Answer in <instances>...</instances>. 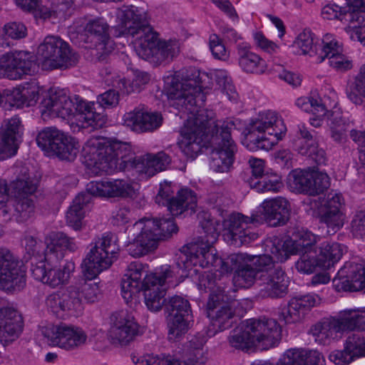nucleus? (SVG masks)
<instances>
[{
    "instance_id": "obj_42",
    "label": "nucleus",
    "mask_w": 365,
    "mask_h": 365,
    "mask_svg": "<svg viewBox=\"0 0 365 365\" xmlns=\"http://www.w3.org/2000/svg\"><path fill=\"white\" fill-rule=\"evenodd\" d=\"M323 361L317 351L291 349L285 351L277 365H322Z\"/></svg>"
},
{
    "instance_id": "obj_5",
    "label": "nucleus",
    "mask_w": 365,
    "mask_h": 365,
    "mask_svg": "<svg viewBox=\"0 0 365 365\" xmlns=\"http://www.w3.org/2000/svg\"><path fill=\"white\" fill-rule=\"evenodd\" d=\"M282 329L273 319H249L232 329L228 336L230 346L246 352L267 350L281 339Z\"/></svg>"
},
{
    "instance_id": "obj_35",
    "label": "nucleus",
    "mask_w": 365,
    "mask_h": 365,
    "mask_svg": "<svg viewBox=\"0 0 365 365\" xmlns=\"http://www.w3.org/2000/svg\"><path fill=\"white\" fill-rule=\"evenodd\" d=\"M86 190L91 197H126L133 192L131 185L126 180L120 179L92 181L87 184Z\"/></svg>"
},
{
    "instance_id": "obj_44",
    "label": "nucleus",
    "mask_w": 365,
    "mask_h": 365,
    "mask_svg": "<svg viewBox=\"0 0 365 365\" xmlns=\"http://www.w3.org/2000/svg\"><path fill=\"white\" fill-rule=\"evenodd\" d=\"M92 197L86 192H82L73 200L72 205L66 212V224L75 231L82 229V220L85 217L87 207L91 203Z\"/></svg>"
},
{
    "instance_id": "obj_55",
    "label": "nucleus",
    "mask_w": 365,
    "mask_h": 365,
    "mask_svg": "<svg viewBox=\"0 0 365 365\" xmlns=\"http://www.w3.org/2000/svg\"><path fill=\"white\" fill-rule=\"evenodd\" d=\"M250 185L259 192H278L283 187L279 176L277 175H264L259 179H251Z\"/></svg>"
},
{
    "instance_id": "obj_32",
    "label": "nucleus",
    "mask_w": 365,
    "mask_h": 365,
    "mask_svg": "<svg viewBox=\"0 0 365 365\" xmlns=\"http://www.w3.org/2000/svg\"><path fill=\"white\" fill-rule=\"evenodd\" d=\"M153 225L150 222L147 225H143V220H138L132 226L128 227L127 230L134 239L133 241L127 245V251L131 256L139 257L146 255L157 247V242L149 234Z\"/></svg>"
},
{
    "instance_id": "obj_30",
    "label": "nucleus",
    "mask_w": 365,
    "mask_h": 365,
    "mask_svg": "<svg viewBox=\"0 0 365 365\" xmlns=\"http://www.w3.org/2000/svg\"><path fill=\"white\" fill-rule=\"evenodd\" d=\"M288 278L280 267L264 272L257 278L258 297L262 298H281L287 292Z\"/></svg>"
},
{
    "instance_id": "obj_31",
    "label": "nucleus",
    "mask_w": 365,
    "mask_h": 365,
    "mask_svg": "<svg viewBox=\"0 0 365 365\" xmlns=\"http://www.w3.org/2000/svg\"><path fill=\"white\" fill-rule=\"evenodd\" d=\"M48 310L58 315L61 312H81L83 309L81 297H80L75 284H71L49 294L46 299Z\"/></svg>"
},
{
    "instance_id": "obj_10",
    "label": "nucleus",
    "mask_w": 365,
    "mask_h": 365,
    "mask_svg": "<svg viewBox=\"0 0 365 365\" xmlns=\"http://www.w3.org/2000/svg\"><path fill=\"white\" fill-rule=\"evenodd\" d=\"M173 277V272L168 265L162 266L160 271L145 274L141 264L131 263L121 282V293L126 303L136 297L141 291L167 289L166 284Z\"/></svg>"
},
{
    "instance_id": "obj_17",
    "label": "nucleus",
    "mask_w": 365,
    "mask_h": 365,
    "mask_svg": "<svg viewBox=\"0 0 365 365\" xmlns=\"http://www.w3.org/2000/svg\"><path fill=\"white\" fill-rule=\"evenodd\" d=\"M41 333L51 345L67 351L78 349L87 340V335L81 328L64 323L44 326Z\"/></svg>"
},
{
    "instance_id": "obj_47",
    "label": "nucleus",
    "mask_w": 365,
    "mask_h": 365,
    "mask_svg": "<svg viewBox=\"0 0 365 365\" xmlns=\"http://www.w3.org/2000/svg\"><path fill=\"white\" fill-rule=\"evenodd\" d=\"M250 255L243 259V262H240L234 273L233 280L241 287L249 288L256 282L259 273L254 266L250 263Z\"/></svg>"
},
{
    "instance_id": "obj_38",
    "label": "nucleus",
    "mask_w": 365,
    "mask_h": 365,
    "mask_svg": "<svg viewBox=\"0 0 365 365\" xmlns=\"http://www.w3.org/2000/svg\"><path fill=\"white\" fill-rule=\"evenodd\" d=\"M123 119L125 125L137 133L152 132L160 128L163 123L161 114L140 108L126 113Z\"/></svg>"
},
{
    "instance_id": "obj_56",
    "label": "nucleus",
    "mask_w": 365,
    "mask_h": 365,
    "mask_svg": "<svg viewBox=\"0 0 365 365\" xmlns=\"http://www.w3.org/2000/svg\"><path fill=\"white\" fill-rule=\"evenodd\" d=\"M314 35L311 31L304 30L300 33L295 41V44L301 48L303 54H309L310 56L315 57V60L319 56L320 48L323 46L317 45L314 43Z\"/></svg>"
},
{
    "instance_id": "obj_21",
    "label": "nucleus",
    "mask_w": 365,
    "mask_h": 365,
    "mask_svg": "<svg viewBox=\"0 0 365 365\" xmlns=\"http://www.w3.org/2000/svg\"><path fill=\"white\" fill-rule=\"evenodd\" d=\"M109 25L103 18L89 20L84 26L85 39L90 44L98 61H104L115 48V43L109 34Z\"/></svg>"
},
{
    "instance_id": "obj_52",
    "label": "nucleus",
    "mask_w": 365,
    "mask_h": 365,
    "mask_svg": "<svg viewBox=\"0 0 365 365\" xmlns=\"http://www.w3.org/2000/svg\"><path fill=\"white\" fill-rule=\"evenodd\" d=\"M38 89L36 86L14 89L9 96L13 100V106L16 107H29L36 104L38 99Z\"/></svg>"
},
{
    "instance_id": "obj_1",
    "label": "nucleus",
    "mask_w": 365,
    "mask_h": 365,
    "mask_svg": "<svg viewBox=\"0 0 365 365\" xmlns=\"http://www.w3.org/2000/svg\"><path fill=\"white\" fill-rule=\"evenodd\" d=\"M178 76L181 81L173 83L168 89L167 96L173 101V106L185 108L192 114L181 130L182 139L178 144L186 154L193 155L200 150L206 123H213V112L200 109L205 101L202 82L206 75L201 74L195 67H188L181 69Z\"/></svg>"
},
{
    "instance_id": "obj_27",
    "label": "nucleus",
    "mask_w": 365,
    "mask_h": 365,
    "mask_svg": "<svg viewBox=\"0 0 365 365\" xmlns=\"http://www.w3.org/2000/svg\"><path fill=\"white\" fill-rule=\"evenodd\" d=\"M290 205L283 197L265 200L259 207V211L255 213L254 221L258 225L266 222L271 227L284 225L289 219Z\"/></svg>"
},
{
    "instance_id": "obj_59",
    "label": "nucleus",
    "mask_w": 365,
    "mask_h": 365,
    "mask_svg": "<svg viewBox=\"0 0 365 365\" xmlns=\"http://www.w3.org/2000/svg\"><path fill=\"white\" fill-rule=\"evenodd\" d=\"M300 257L295 262V267L299 272L303 274L313 273L320 263L315 252H307L298 254Z\"/></svg>"
},
{
    "instance_id": "obj_51",
    "label": "nucleus",
    "mask_w": 365,
    "mask_h": 365,
    "mask_svg": "<svg viewBox=\"0 0 365 365\" xmlns=\"http://www.w3.org/2000/svg\"><path fill=\"white\" fill-rule=\"evenodd\" d=\"M150 76L145 72L137 73L132 82L126 81L125 78H116L112 82L113 87L120 91L121 94L128 95L134 92H140L141 87L148 83Z\"/></svg>"
},
{
    "instance_id": "obj_53",
    "label": "nucleus",
    "mask_w": 365,
    "mask_h": 365,
    "mask_svg": "<svg viewBox=\"0 0 365 365\" xmlns=\"http://www.w3.org/2000/svg\"><path fill=\"white\" fill-rule=\"evenodd\" d=\"M340 314L345 330L365 331V309H346Z\"/></svg>"
},
{
    "instance_id": "obj_9",
    "label": "nucleus",
    "mask_w": 365,
    "mask_h": 365,
    "mask_svg": "<svg viewBox=\"0 0 365 365\" xmlns=\"http://www.w3.org/2000/svg\"><path fill=\"white\" fill-rule=\"evenodd\" d=\"M286 130L283 120L277 113L263 112L250 123L244 144L251 151L268 150L282 139Z\"/></svg>"
},
{
    "instance_id": "obj_36",
    "label": "nucleus",
    "mask_w": 365,
    "mask_h": 365,
    "mask_svg": "<svg viewBox=\"0 0 365 365\" xmlns=\"http://www.w3.org/2000/svg\"><path fill=\"white\" fill-rule=\"evenodd\" d=\"M319 56L315 60L320 63L328 58L329 65L339 71H346L352 68V63L342 54V47L330 34H326L322 39Z\"/></svg>"
},
{
    "instance_id": "obj_43",
    "label": "nucleus",
    "mask_w": 365,
    "mask_h": 365,
    "mask_svg": "<svg viewBox=\"0 0 365 365\" xmlns=\"http://www.w3.org/2000/svg\"><path fill=\"white\" fill-rule=\"evenodd\" d=\"M170 162V156L163 151L156 154L148 153L139 156L135 169L138 172L151 177L157 173L165 170Z\"/></svg>"
},
{
    "instance_id": "obj_62",
    "label": "nucleus",
    "mask_w": 365,
    "mask_h": 365,
    "mask_svg": "<svg viewBox=\"0 0 365 365\" xmlns=\"http://www.w3.org/2000/svg\"><path fill=\"white\" fill-rule=\"evenodd\" d=\"M215 81L217 85L230 100L235 98V89L232 85L231 78L224 70H218L215 72Z\"/></svg>"
},
{
    "instance_id": "obj_18",
    "label": "nucleus",
    "mask_w": 365,
    "mask_h": 365,
    "mask_svg": "<svg viewBox=\"0 0 365 365\" xmlns=\"http://www.w3.org/2000/svg\"><path fill=\"white\" fill-rule=\"evenodd\" d=\"M26 285V272L11 250L0 247V289L21 290Z\"/></svg>"
},
{
    "instance_id": "obj_15",
    "label": "nucleus",
    "mask_w": 365,
    "mask_h": 365,
    "mask_svg": "<svg viewBox=\"0 0 365 365\" xmlns=\"http://www.w3.org/2000/svg\"><path fill=\"white\" fill-rule=\"evenodd\" d=\"M135 51L143 59L160 65L172 61L180 53V43L175 40H160L153 30L140 42Z\"/></svg>"
},
{
    "instance_id": "obj_50",
    "label": "nucleus",
    "mask_w": 365,
    "mask_h": 365,
    "mask_svg": "<svg viewBox=\"0 0 365 365\" xmlns=\"http://www.w3.org/2000/svg\"><path fill=\"white\" fill-rule=\"evenodd\" d=\"M74 269L75 264L71 261L66 262L59 268H50L48 270L44 284L53 288L68 282L71 277V274Z\"/></svg>"
},
{
    "instance_id": "obj_37",
    "label": "nucleus",
    "mask_w": 365,
    "mask_h": 365,
    "mask_svg": "<svg viewBox=\"0 0 365 365\" xmlns=\"http://www.w3.org/2000/svg\"><path fill=\"white\" fill-rule=\"evenodd\" d=\"M322 299L316 294H307L292 298L287 307L279 314V319L285 324L296 323L302 320L313 307L319 304Z\"/></svg>"
},
{
    "instance_id": "obj_57",
    "label": "nucleus",
    "mask_w": 365,
    "mask_h": 365,
    "mask_svg": "<svg viewBox=\"0 0 365 365\" xmlns=\"http://www.w3.org/2000/svg\"><path fill=\"white\" fill-rule=\"evenodd\" d=\"M267 240L265 243V250L269 252L272 256L269 254L259 255H250V263L257 270L259 274H262L264 272H269L272 271L275 267L274 262L275 260L278 261L274 255L270 252L269 249L267 247Z\"/></svg>"
},
{
    "instance_id": "obj_13",
    "label": "nucleus",
    "mask_w": 365,
    "mask_h": 365,
    "mask_svg": "<svg viewBox=\"0 0 365 365\" xmlns=\"http://www.w3.org/2000/svg\"><path fill=\"white\" fill-rule=\"evenodd\" d=\"M38 55L41 68L45 71L66 69L75 66L78 55L68 43L54 36H46L38 47Z\"/></svg>"
},
{
    "instance_id": "obj_6",
    "label": "nucleus",
    "mask_w": 365,
    "mask_h": 365,
    "mask_svg": "<svg viewBox=\"0 0 365 365\" xmlns=\"http://www.w3.org/2000/svg\"><path fill=\"white\" fill-rule=\"evenodd\" d=\"M217 225L212 220L202 223L205 236H201L182 247L176 262L179 269L190 270L197 265L202 268H215L219 257L212 245L219 236Z\"/></svg>"
},
{
    "instance_id": "obj_22",
    "label": "nucleus",
    "mask_w": 365,
    "mask_h": 365,
    "mask_svg": "<svg viewBox=\"0 0 365 365\" xmlns=\"http://www.w3.org/2000/svg\"><path fill=\"white\" fill-rule=\"evenodd\" d=\"M298 238H289L282 241L278 238L270 240L267 243V247L274 255L279 262L286 261L290 254L317 253V237L311 232L301 233Z\"/></svg>"
},
{
    "instance_id": "obj_48",
    "label": "nucleus",
    "mask_w": 365,
    "mask_h": 365,
    "mask_svg": "<svg viewBox=\"0 0 365 365\" xmlns=\"http://www.w3.org/2000/svg\"><path fill=\"white\" fill-rule=\"evenodd\" d=\"M346 95L349 101L356 105H362L365 98V64L352 79L348 81Z\"/></svg>"
},
{
    "instance_id": "obj_26",
    "label": "nucleus",
    "mask_w": 365,
    "mask_h": 365,
    "mask_svg": "<svg viewBox=\"0 0 365 365\" xmlns=\"http://www.w3.org/2000/svg\"><path fill=\"white\" fill-rule=\"evenodd\" d=\"M139 335V326L126 311L115 312L110 316L109 336L113 344L127 346Z\"/></svg>"
},
{
    "instance_id": "obj_45",
    "label": "nucleus",
    "mask_w": 365,
    "mask_h": 365,
    "mask_svg": "<svg viewBox=\"0 0 365 365\" xmlns=\"http://www.w3.org/2000/svg\"><path fill=\"white\" fill-rule=\"evenodd\" d=\"M140 220H143V225H147L148 222L153 225L152 227L149 229V234L157 243L159 240L170 237L178 231V227L173 218L145 217Z\"/></svg>"
},
{
    "instance_id": "obj_46",
    "label": "nucleus",
    "mask_w": 365,
    "mask_h": 365,
    "mask_svg": "<svg viewBox=\"0 0 365 365\" xmlns=\"http://www.w3.org/2000/svg\"><path fill=\"white\" fill-rule=\"evenodd\" d=\"M343 255V249L337 242L327 241L322 242L317 247V257L323 269H329L338 262Z\"/></svg>"
},
{
    "instance_id": "obj_2",
    "label": "nucleus",
    "mask_w": 365,
    "mask_h": 365,
    "mask_svg": "<svg viewBox=\"0 0 365 365\" xmlns=\"http://www.w3.org/2000/svg\"><path fill=\"white\" fill-rule=\"evenodd\" d=\"M120 251L115 235L106 233L96 240L94 246L87 254L83 262L86 278H82L74 284L81 297V302L93 303L98 300L101 290L98 283L93 279L101 272L108 269L116 259Z\"/></svg>"
},
{
    "instance_id": "obj_4",
    "label": "nucleus",
    "mask_w": 365,
    "mask_h": 365,
    "mask_svg": "<svg viewBox=\"0 0 365 365\" xmlns=\"http://www.w3.org/2000/svg\"><path fill=\"white\" fill-rule=\"evenodd\" d=\"M139 156L129 143L115 139H93L88 142L86 162L90 168L106 173L126 168H135Z\"/></svg>"
},
{
    "instance_id": "obj_49",
    "label": "nucleus",
    "mask_w": 365,
    "mask_h": 365,
    "mask_svg": "<svg viewBox=\"0 0 365 365\" xmlns=\"http://www.w3.org/2000/svg\"><path fill=\"white\" fill-rule=\"evenodd\" d=\"M239 65L247 73H262L267 69L264 59L245 48L239 50Z\"/></svg>"
},
{
    "instance_id": "obj_16",
    "label": "nucleus",
    "mask_w": 365,
    "mask_h": 365,
    "mask_svg": "<svg viewBox=\"0 0 365 365\" xmlns=\"http://www.w3.org/2000/svg\"><path fill=\"white\" fill-rule=\"evenodd\" d=\"M167 314L168 339L175 341L190 328L191 308L188 300L180 296L170 297L165 304Z\"/></svg>"
},
{
    "instance_id": "obj_34",
    "label": "nucleus",
    "mask_w": 365,
    "mask_h": 365,
    "mask_svg": "<svg viewBox=\"0 0 365 365\" xmlns=\"http://www.w3.org/2000/svg\"><path fill=\"white\" fill-rule=\"evenodd\" d=\"M21 136V121L19 118L4 120L0 128V160L9 158L16 153Z\"/></svg>"
},
{
    "instance_id": "obj_60",
    "label": "nucleus",
    "mask_w": 365,
    "mask_h": 365,
    "mask_svg": "<svg viewBox=\"0 0 365 365\" xmlns=\"http://www.w3.org/2000/svg\"><path fill=\"white\" fill-rule=\"evenodd\" d=\"M245 257H247V253L240 252L231 255L225 259L219 257L215 269L222 274L230 273L233 269L236 270L240 262H243Z\"/></svg>"
},
{
    "instance_id": "obj_14",
    "label": "nucleus",
    "mask_w": 365,
    "mask_h": 365,
    "mask_svg": "<svg viewBox=\"0 0 365 365\" xmlns=\"http://www.w3.org/2000/svg\"><path fill=\"white\" fill-rule=\"evenodd\" d=\"M36 143L48 155L68 161L74 160L80 148L78 140L54 127L39 132Z\"/></svg>"
},
{
    "instance_id": "obj_28",
    "label": "nucleus",
    "mask_w": 365,
    "mask_h": 365,
    "mask_svg": "<svg viewBox=\"0 0 365 365\" xmlns=\"http://www.w3.org/2000/svg\"><path fill=\"white\" fill-rule=\"evenodd\" d=\"M336 290L358 292L365 287V267L360 263L346 262L333 279Z\"/></svg>"
},
{
    "instance_id": "obj_3",
    "label": "nucleus",
    "mask_w": 365,
    "mask_h": 365,
    "mask_svg": "<svg viewBox=\"0 0 365 365\" xmlns=\"http://www.w3.org/2000/svg\"><path fill=\"white\" fill-rule=\"evenodd\" d=\"M96 106L94 102H86L78 96L71 98L64 90L51 88L42 99L39 108L43 119H66L73 115L75 110L78 112L81 127H91L97 130L106 124V117L96 111Z\"/></svg>"
},
{
    "instance_id": "obj_29",
    "label": "nucleus",
    "mask_w": 365,
    "mask_h": 365,
    "mask_svg": "<svg viewBox=\"0 0 365 365\" xmlns=\"http://www.w3.org/2000/svg\"><path fill=\"white\" fill-rule=\"evenodd\" d=\"M132 361L135 365H205L207 361L206 351L193 352L183 349L178 359L170 356L160 358L152 354L140 356H133Z\"/></svg>"
},
{
    "instance_id": "obj_58",
    "label": "nucleus",
    "mask_w": 365,
    "mask_h": 365,
    "mask_svg": "<svg viewBox=\"0 0 365 365\" xmlns=\"http://www.w3.org/2000/svg\"><path fill=\"white\" fill-rule=\"evenodd\" d=\"M167 289H158L155 291L153 289H148L145 291L144 300L145 304L148 309L152 312H158L165 304L167 302L165 299Z\"/></svg>"
},
{
    "instance_id": "obj_63",
    "label": "nucleus",
    "mask_w": 365,
    "mask_h": 365,
    "mask_svg": "<svg viewBox=\"0 0 365 365\" xmlns=\"http://www.w3.org/2000/svg\"><path fill=\"white\" fill-rule=\"evenodd\" d=\"M22 245L25 249L24 259L26 262L36 257L40 252L41 241L38 242L34 236L25 235L22 239Z\"/></svg>"
},
{
    "instance_id": "obj_64",
    "label": "nucleus",
    "mask_w": 365,
    "mask_h": 365,
    "mask_svg": "<svg viewBox=\"0 0 365 365\" xmlns=\"http://www.w3.org/2000/svg\"><path fill=\"white\" fill-rule=\"evenodd\" d=\"M97 97V103L99 106L104 108H112L116 106L119 103L120 91L113 87Z\"/></svg>"
},
{
    "instance_id": "obj_25",
    "label": "nucleus",
    "mask_w": 365,
    "mask_h": 365,
    "mask_svg": "<svg viewBox=\"0 0 365 365\" xmlns=\"http://www.w3.org/2000/svg\"><path fill=\"white\" fill-rule=\"evenodd\" d=\"M255 213L250 217L240 213H233L223 221V227L227 231V237L231 240V243L239 247L247 245L255 240L258 235L251 231L252 225H258L254 221Z\"/></svg>"
},
{
    "instance_id": "obj_41",
    "label": "nucleus",
    "mask_w": 365,
    "mask_h": 365,
    "mask_svg": "<svg viewBox=\"0 0 365 365\" xmlns=\"http://www.w3.org/2000/svg\"><path fill=\"white\" fill-rule=\"evenodd\" d=\"M341 315L339 318L324 319L314 325L310 331L315 338V341L321 344H326L331 339L337 337V334L345 331Z\"/></svg>"
},
{
    "instance_id": "obj_7",
    "label": "nucleus",
    "mask_w": 365,
    "mask_h": 365,
    "mask_svg": "<svg viewBox=\"0 0 365 365\" xmlns=\"http://www.w3.org/2000/svg\"><path fill=\"white\" fill-rule=\"evenodd\" d=\"M213 116L212 118L213 123H206L202 135L200 151L193 155L186 154L182 150V151L189 158H195L204 146L203 138L210 134L211 168L216 172H228L234 162L235 155L237 150V145L231 137V130L235 128V124L232 121L223 122L218 126L215 124Z\"/></svg>"
},
{
    "instance_id": "obj_20",
    "label": "nucleus",
    "mask_w": 365,
    "mask_h": 365,
    "mask_svg": "<svg viewBox=\"0 0 365 365\" xmlns=\"http://www.w3.org/2000/svg\"><path fill=\"white\" fill-rule=\"evenodd\" d=\"M310 204L312 209L317 210L319 222L326 225L329 235L336 233L343 227L344 217L341 209L344 198L340 193L330 192L326 199L314 200Z\"/></svg>"
},
{
    "instance_id": "obj_11",
    "label": "nucleus",
    "mask_w": 365,
    "mask_h": 365,
    "mask_svg": "<svg viewBox=\"0 0 365 365\" xmlns=\"http://www.w3.org/2000/svg\"><path fill=\"white\" fill-rule=\"evenodd\" d=\"M15 200L11 207L7 205L9 200V188L5 180L0 178V210L4 216L9 215V219L14 218L19 222L30 219L34 214V205L29 197L34 193L36 186L30 180L29 177L24 176L17 178L11 185Z\"/></svg>"
},
{
    "instance_id": "obj_23",
    "label": "nucleus",
    "mask_w": 365,
    "mask_h": 365,
    "mask_svg": "<svg viewBox=\"0 0 365 365\" xmlns=\"http://www.w3.org/2000/svg\"><path fill=\"white\" fill-rule=\"evenodd\" d=\"M289 186L294 191L318 195L329 186V176L315 170H294L289 175Z\"/></svg>"
},
{
    "instance_id": "obj_40",
    "label": "nucleus",
    "mask_w": 365,
    "mask_h": 365,
    "mask_svg": "<svg viewBox=\"0 0 365 365\" xmlns=\"http://www.w3.org/2000/svg\"><path fill=\"white\" fill-rule=\"evenodd\" d=\"M46 257L51 259L52 255L57 258H63L64 251L71 252L78 250V245L73 237H69L63 232H51L46 237Z\"/></svg>"
},
{
    "instance_id": "obj_8",
    "label": "nucleus",
    "mask_w": 365,
    "mask_h": 365,
    "mask_svg": "<svg viewBox=\"0 0 365 365\" xmlns=\"http://www.w3.org/2000/svg\"><path fill=\"white\" fill-rule=\"evenodd\" d=\"M199 286L210 292L207 306L211 322L207 335L212 337L232 326L235 314L225 288L216 282L211 274L200 275Z\"/></svg>"
},
{
    "instance_id": "obj_24",
    "label": "nucleus",
    "mask_w": 365,
    "mask_h": 365,
    "mask_svg": "<svg viewBox=\"0 0 365 365\" xmlns=\"http://www.w3.org/2000/svg\"><path fill=\"white\" fill-rule=\"evenodd\" d=\"M35 67L34 56L27 51L7 53L0 57V77L21 79L34 72Z\"/></svg>"
},
{
    "instance_id": "obj_12",
    "label": "nucleus",
    "mask_w": 365,
    "mask_h": 365,
    "mask_svg": "<svg viewBox=\"0 0 365 365\" xmlns=\"http://www.w3.org/2000/svg\"><path fill=\"white\" fill-rule=\"evenodd\" d=\"M117 24L112 27L113 36H131L134 49L137 41H142L153 29L150 25L148 14L143 9L133 6H123L115 12Z\"/></svg>"
},
{
    "instance_id": "obj_54",
    "label": "nucleus",
    "mask_w": 365,
    "mask_h": 365,
    "mask_svg": "<svg viewBox=\"0 0 365 365\" xmlns=\"http://www.w3.org/2000/svg\"><path fill=\"white\" fill-rule=\"evenodd\" d=\"M295 104L301 110L311 112L317 116L324 117L327 113L325 105L318 96L300 97L297 99Z\"/></svg>"
},
{
    "instance_id": "obj_33",
    "label": "nucleus",
    "mask_w": 365,
    "mask_h": 365,
    "mask_svg": "<svg viewBox=\"0 0 365 365\" xmlns=\"http://www.w3.org/2000/svg\"><path fill=\"white\" fill-rule=\"evenodd\" d=\"M23 329L21 314L14 308L4 306L0 299V344L6 346L16 339Z\"/></svg>"
},
{
    "instance_id": "obj_19",
    "label": "nucleus",
    "mask_w": 365,
    "mask_h": 365,
    "mask_svg": "<svg viewBox=\"0 0 365 365\" xmlns=\"http://www.w3.org/2000/svg\"><path fill=\"white\" fill-rule=\"evenodd\" d=\"M173 194L170 183L164 182L160 185L159 191L155 196V202L167 207L168 210L173 216L180 215L188 210H190L191 214L195 212L197 195L194 191L183 188L178 192L175 197Z\"/></svg>"
},
{
    "instance_id": "obj_39",
    "label": "nucleus",
    "mask_w": 365,
    "mask_h": 365,
    "mask_svg": "<svg viewBox=\"0 0 365 365\" xmlns=\"http://www.w3.org/2000/svg\"><path fill=\"white\" fill-rule=\"evenodd\" d=\"M294 147L299 153L310 158L317 165L325 164L327 160L325 151L319 148L317 137L305 126L299 127L298 138L294 140Z\"/></svg>"
},
{
    "instance_id": "obj_61",
    "label": "nucleus",
    "mask_w": 365,
    "mask_h": 365,
    "mask_svg": "<svg viewBox=\"0 0 365 365\" xmlns=\"http://www.w3.org/2000/svg\"><path fill=\"white\" fill-rule=\"evenodd\" d=\"M346 350L351 352L354 358L365 356V337L360 334H352L346 339Z\"/></svg>"
}]
</instances>
